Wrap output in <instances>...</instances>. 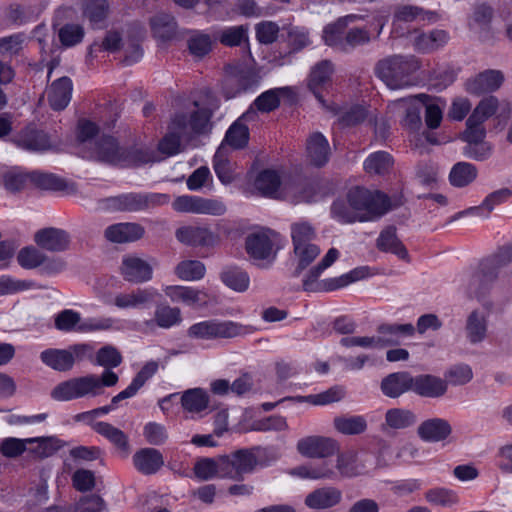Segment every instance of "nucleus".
<instances>
[{
  "label": "nucleus",
  "instance_id": "obj_1",
  "mask_svg": "<svg viewBox=\"0 0 512 512\" xmlns=\"http://www.w3.org/2000/svg\"><path fill=\"white\" fill-rule=\"evenodd\" d=\"M389 207L390 201L385 194L357 186L347 192L345 199L332 204L331 214L344 224L370 222L381 218Z\"/></svg>",
  "mask_w": 512,
  "mask_h": 512
},
{
  "label": "nucleus",
  "instance_id": "obj_2",
  "mask_svg": "<svg viewBox=\"0 0 512 512\" xmlns=\"http://www.w3.org/2000/svg\"><path fill=\"white\" fill-rule=\"evenodd\" d=\"M338 257L339 251L336 248H330L322 260L316 266L312 267L305 275L302 281L303 289L309 292L333 291L373 275L371 269L368 266H361L339 277L329 278L323 280L322 282H318V279L322 273L327 268L332 266Z\"/></svg>",
  "mask_w": 512,
  "mask_h": 512
},
{
  "label": "nucleus",
  "instance_id": "obj_3",
  "mask_svg": "<svg viewBox=\"0 0 512 512\" xmlns=\"http://www.w3.org/2000/svg\"><path fill=\"white\" fill-rule=\"evenodd\" d=\"M419 65L413 56L394 55L380 60L376 67V75L390 89H401L415 84L413 74Z\"/></svg>",
  "mask_w": 512,
  "mask_h": 512
},
{
  "label": "nucleus",
  "instance_id": "obj_4",
  "mask_svg": "<svg viewBox=\"0 0 512 512\" xmlns=\"http://www.w3.org/2000/svg\"><path fill=\"white\" fill-rule=\"evenodd\" d=\"M261 447L238 449L229 455L221 456V478L234 481L244 480L246 474L252 473L259 464L257 454Z\"/></svg>",
  "mask_w": 512,
  "mask_h": 512
},
{
  "label": "nucleus",
  "instance_id": "obj_5",
  "mask_svg": "<svg viewBox=\"0 0 512 512\" xmlns=\"http://www.w3.org/2000/svg\"><path fill=\"white\" fill-rule=\"evenodd\" d=\"M247 333L246 327L230 320L210 319L191 325L187 336L197 340L230 339Z\"/></svg>",
  "mask_w": 512,
  "mask_h": 512
},
{
  "label": "nucleus",
  "instance_id": "obj_6",
  "mask_svg": "<svg viewBox=\"0 0 512 512\" xmlns=\"http://www.w3.org/2000/svg\"><path fill=\"white\" fill-rule=\"evenodd\" d=\"M193 105V110L176 114L170 125V129L177 130L188 138L203 134L208 130L213 110L217 108V105H214L213 108L199 107L196 101Z\"/></svg>",
  "mask_w": 512,
  "mask_h": 512
},
{
  "label": "nucleus",
  "instance_id": "obj_7",
  "mask_svg": "<svg viewBox=\"0 0 512 512\" xmlns=\"http://www.w3.org/2000/svg\"><path fill=\"white\" fill-rule=\"evenodd\" d=\"M93 349L89 344H75L68 349L50 348L40 353L41 361L53 370L65 372L72 369L76 360L92 356Z\"/></svg>",
  "mask_w": 512,
  "mask_h": 512
},
{
  "label": "nucleus",
  "instance_id": "obj_8",
  "mask_svg": "<svg viewBox=\"0 0 512 512\" xmlns=\"http://www.w3.org/2000/svg\"><path fill=\"white\" fill-rule=\"evenodd\" d=\"M96 364L105 370L100 376L90 375L77 380V384H117L119 377L112 369L122 363V355L114 346L105 345L96 353Z\"/></svg>",
  "mask_w": 512,
  "mask_h": 512
},
{
  "label": "nucleus",
  "instance_id": "obj_9",
  "mask_svg": "<svg viewBox=\"0 0 512 512\" xmlns=\"http://www.w3.org/2000/svg\"><path fill=\"white\" fill-rule=\"evenodd\" d=\"M228 76L225 80L224 91L227 98H232L240 92L256 87L260 82L258 72L246 65H228Z\"/></svg>",
  "mask_w": 512,
  "mask_h": 512
},
{
  "label": "nucleus",
  "instance_id": "obj_10",
  "mask_svg": "<svg viewBox=\"0 0 512 512\" xmlns=\"http://www.w3.org/2000/svg\"><path fill=\"white\" fill-rule=\"evenodd\" d=\"M172 208L180 213L212 216L223 215L227 210L225 204L220 200L195 195H181L176 197L172 202Z\"/></svg>",
  "mask_w": 512,
  "mask_h": 512
},
{
  "label": "nucleus",
  "instance_id": "obj_11",
  "mask_svg": "<svg viewBox=\"0 0 512 512\" xmlns=\"http://www.w3.org/2000/svg\"><path fill=\"white\" fill-rule=\"evenodd\" d=\"M297 451L307 458H326L339 450L336 440L324 436H307L297 442Z\"/></svg>",
  "mask_w": 512,
  "mask_h": 512
},
{
  "label": "nucleus",
  "instance_id": "obj_12",
  "mask_svg": "<svg viewBox=\"0 0 512 512\" xmlns=\"http://www.w3.org/2000/svg\"><path fill=\"white\" fill-rule=\"evenodd\" d=\"M497 279V273L488 271L483 264L481 270L468 272L461 276L460 289L469 298H481L488 290V285Z\"/></svg>",
  "mask_w": 512,
  "mask_h": 512
},
{
  "label": "nucleus",
  "instance_id": "obj_13",
  "mask_svg": "<svg viewBox=\"0 0 512 512\" xmlns=\"http://www.w3.org/2000/svg\"><path fill=\"white\" fill-rule=\"evenodd\" d=\"M422 94L403 97L392 101L388 107L393 112H403V124L410 130H418L421 127V111L423 109Z\"/></svg>",
  "mask_w": 512,
  "mask_h": 512
},
{
  "label": "nucleus",
  "instance_id": "obj_14",
  "mask_svg": "<svg viewBox=\"0 0 512 512\" xmlns=\"http://www.w3.org/2000/svg\"><path fill=\"white\" fill-rule=\"evenodd\" d=\"M34 242L44 250L63 252L69 248L71 238L69 233L63 229L48 227L35 233Z\"/></svg>",
  "mask_w": 512,
  "mask_h": 512
},
{
  "label": "nucleus",
  "instance_id": "obj_15",
  "mask_svg": "<svg viewBox=\"0 0 512 512\" xmlns=\"http://www.w3.org/2000/svg\"><path fill=\"white\" fill-rule=\"evenodd\" d=\"M504 82V74L500 70L488 69L466 81L465 87L470 94L481 95L498 90Z\"/></svg>",
  "mask_w": 512,
  "mask_h": 512
},
{
  "label": "nucleus",
  "instance_id": "obj_16",
  "mask_svg": "<svg viewBox=\"0 0 512 512\" xmlns=\"http://www.w3.org/2000/svg\"><path fill=\"white\" fill-rule=\"evenodd\" d=\"M182 322L181 310L177 307L169 305H158L154 311L152 319L145 320L142 323V330L145 333H154L156 329H169L173 326L179 325Z\"/></svg>",
  "mask_w": 512,
  "mask_h": 512
},
{
  "label": "nucleus",
  "instance_id": "obj_17",
  "mask_svg": "<svg viewBox=\"0 0 512 512\" xmlns=\"http://www.w3.org/2000/svg\"><path fill=\"white\" fill-rule=\"evenodd\" d=\"M121 274L131 283L140 284L151 280L152 266L144 259L136 255H126L122 259Z\"/></svg>",
  "mask_w": 512,
  "mask_h": 512
},
{
  "label": "nucleus",
  "instance_id": "obj_18",
  "mask_svg": "<svg viewBox=\"0 0 512 512\" xmlns=\"http://www.w3.org/2000/svg\"><path fill=\"white\" fill-rule=\"evenodd\" d=\"M341 501L342 491L334 486H326L308 493L304 504L312 510H326L339 505Z\"/></svg>",
  "mask_w": 512,
  "mask_h": 512
},
{
  "label": "nucleus",
  "instance_id": "obj_19",
  "mask_svg": "<svg viewBox=\"0 0 512 512\" xmlns=\"http://www.w3.org/2000/svg\"><path fill=\"white\" fill-rule=\"evenodd\" d=\"M500 111L498 117L507 118L511 113L510 103L507 101L499 102L495 96L484 97L471 113L470 123L479 122L483 124L488 118Z\"/></svg>",
  "mask_w": 512,
  "mask_h": 512
},
{
  "label": "nucleus",
  "instance_id": "obj_20",
  "mask_svg": "<svg viewBox=\"0 0 512 512\" xmlns=\"http://www.w3.org/2000/svg\"><path fill=\"white\" fill-rule=\"evenodd\" d=\"M361 18V16L350 14L340 17L334 23L325 26L322 36L325 44L336 51L342 52L347 26Z\"/></svg>",
  "mask_w": 512,
  "mask_h": 512
},
{
  "label": "nucleus",
  "instance_id": "obj_21",
  "mask_svg": "<svg viewBox=\"0 0 512 512\" xmlns=\"http://www.w3.org/2000/svg\"><path fill=\"white\" fill-rule=\"evenodd\" d=\"M158 295L154 288H137L129 293H119L114 297L113 303L120 309L144 308Z\"/></svg>",
  "mask_w": 512,
  "mask_h": 512
},
{
  "label": "nucleus",
  "instance_id": "obj_22",
  "mask_svg": "<svg viewBox=\"0 0 512 512\" xmlns=\"http://www.w3.org/2000/svg\"><path fill=\"white\" fill-rule=\"evenodd\" d=\"M378 348L397 345L402 337H410L415 333V327L410 324H382L377 328Z\"/></svg>",
  "mask_w": 512,
  "mask_h": 512
},
{
  "label": "nucleus",
  "instance_id": "obj_23",
  "mask_svg": "<svg viewBox=\"0 0 512 512\" xmlns=\"http://www.w3.org/2000/svg\"><path fill=\"white\" fill-rule=\"evenodd\" d=\"M164 292L172 302H181L187 306H205L208 302L207 293L193 287L166 286Z\"/></svg>",
  "mask_w": 512,
  "mask_h": 512
},
{
  "label": "nucleus",
  "instance_id": "obj_24",
  "mask_svg": "<svg viewBox=\"0 0 512 512\" xmlns=\"http://www.w3.org/2000/svg\"><path fill=\"white\" fill-rule=\"evenodd\" d=\"M145 229L138 223H117L105 229L106 239L113 243H128L141 239Z\"/></svg>",
  "mask_w": 512,
  "mask_h": 512
},
{
  "label": "nucleus",
  "instance_id": "obj_25",
  "mask_svg": "<svg viewBox=\"0 0 512 512\" xmlns=\"http://www.w3.org/2000/svg\"><path fill=\"white\" fill-rule=\"evenodd\" d=\"M256 116V111L252 108L245 112L230 126L226 132L225 141L233 148H243L249 140V129L245 122L254 120Z\"/></svg>",
  "mask_w": 512,
  "mask_h": 512
},
{
  "label": "nucleus",
  "instance_id": "obj_26",
  "mask_svg": "<svg viewBox=\"0 0 512 512\" xmlns=\"http://www.w3.org/2000/svg\"><path fill=\"white\" fill-rule=\"evenodd\" d=\"M176 239L185 244L191 246H210L213 245L216 237L207 228L200 226H186L176 230Z\"/></svg>",
  "mask_w": 512,
  "mask_h": 512
},
{
  "label": "nucleus",
  "instance_id": "obj_27",
  "mask_svg": "<svg viewBox=\"0 0 512 512\" xmlns=\"http://www.w3.org/2000/svg\"><path fill=\"white\" fill-rule=\"evenodd\" d=\"M270 230L252 233L246 238V250L255 259H267L273 250L272 236Z\"/></svg>",
  "mask_w": 512,
  "mask_h": 512
},
{
  "label": "nucleus",
  "instance_id": "obj_28",
  "mask_svg": "<svg viewBox=\"0 0 512 512\" xmlns=\"http://www.w3.org/2000/svg\"><path fill=\"white\" fill-rule=\"evenodd\" d=\"M306 150L308 158L314 166H324L329 160L330 146L328 140L320 132H314L308 137Z\"/></svg>",
  "mask_w": 512,
  "mask_h": 512
},
{
  "label": "nucleus",
  "instance_id": "obj_29",
  "mask_svg": "<svg viewBox=\"0 0 512 512\" xmlns=\"http://www.w3.org/2000/svg\"><path fill=\"white\" fill-rule=\"evenodd\" d=\"M452 432L448 421L441 418L428 419L418 427V435L424 441L439 442L445 440Z\"/></svg>",
  "mask_w": 512,
  "mask_h": 512
},
{
  "label": "nucleus",
  "instance_id": "obj_30",
  "mask_svg": "<svg viewBox=\"0 0 512 512\" xmlns=\"http://www.w3.org/2000/svg\"><path fill=\"white\" fill-rule=\"evenodd\" d=\"M465 332L471 344L482 342L488 332V315L478 309L473 310L467 316Z\"/></svg>",
  "mask_w": 512,
  "mask_h": 512
},
{
  "label": "nucleus",
  "instance_id": "obj_31",
  "mask_svg": "<svg viewBox=\"0 0 512 512\" xmlns=\"http://www.w3.org/2000/svg\"><path fill=\"white\" fill-rule=\"evenodd\" d=\"M72 94V81L68 77L55 80L48 91L50 106L57 111L63 110L69 104Z\"/></svg>",
  "mask_w": 512,
  "mask_h": 512
},
{
  "label": "nucleus",
  "instance_id": "obj_32",
  "mask_svg": "<svg viewBox=\"0 0 512 512\" xmlns=\"http://www.w3.org/2000/svg\"><path fill=\"white\" fill-rule=\"evenodd\" d=\"M314 196V186L306 181L285 182L281 188V198L293 203H309L313 200Z\"/></svg>",
  "mask_w": 512,
  "mask_h": 512
},
{
  "label": "nucleus",
  "instance_id": "obj_33",
  "mask_svg": "<svg viewBox=\"0 0 512 512\" xmlns=\"http://www.w3.org/2000/svg\"><path fill=\"white\" fill-rule=\"evenodd\" d=\"M135 467L143 474L156 473L164 464L162 454L154 448H143L133 457Z\"/></svg>",
  "mask_w": 512,
  "mask_h": 512
},
{
  "label": "nucleus",
  "instance_id": "obj_34",
  "mask_svg": "<svg viewBox=\"0 0 512 512\" xmlns=\"http://www.w3.org/2000/svg\"><path fill=\"white\" fill-rule=\"evenodd\" d=\"M450 40L447 31L442 29H434L429 32L420 33L414 39L415 49L423 52H433L444 47Z\"/></svg>",
  "mask_w": 512,
  "mask_h": 512
},
{
  "label": "nucleus",
  "instance_id": "obj_35",
  "mask_svg": "<svg viewBox=\"0 0 512 512\" xmlns=\"http://www.w3.org/2000/svg\"><path fill=\"white\" fill-rule=\"evenodd\" d=\"M31 186L50 191H75L73 184L65 179L48 172L31 171Z\"/></svg>",
  "mask_w": 512,
  "mask_h": 512
},
{
  "label": "nucleus",
  "instance_id": "obj_36",
  "mask_svg": "<svg viewBox=\"0 0 512 512\" xmlns=\"http://www.w3.org/2000/svg\"><path fill=\"white\" fill-rule=\"evenodd\" d=\"M377 248L383 252L395 254L402 260H409L408 251L397 237L395 227H387L381 231L377 239Z\"/></svg>",
  "mask_w": 512,
  "mask_h": 512
},
{
  "label": "nucleus",
  "instance_id": "obj_37",
  "mask_svg": "<svg viewBox=\"0 0 512 512\" xmlns=\"http://www.w3.org/2000/svg\"><path fill=\"white\" fill-rule=\"evenodd\" d=\"M120 148L111 136H104L97 140L92 157L98 161L115 164L121 160Z\"/></svg>",
  "mask_w": 512,
  "mask_h": 512
},
{
  "label": "nucleus",
  "instance_id": "obj_38",
  "mask_svg": "<svg viewBox=\"0 0 512 512\" xmlns=\"http://www.w3.org/2000/svg\"><path fill=\"white\" fill-rule=\"evenodd\" d=\"M282 186L278 173L269 169L260 172L255 180L256 189L267 197L281 198Z\"/></svg>",
  "mask_w": 512,
  "mask_h": 512
},
{
  "label": "nucleus",
  "instance_id": "obj_39",
  "mask_svg": "<svg viewBox=\"0 0 512 512\" xmlns=\"http://www.w3.org/2000/svg\"><path fill=\"white\" fill-rule=\"evenodd\" d=\"M437 13L424 10L415 5H399L395 8L393 14V23L395 22H413L416 20L436 21Z\"/></svg>",
  "mask_w": 512,
  "mask_h": 512
},
{
  "label": "nucleus",
  "instance_id": "obj_40",
  "mask_svg": "<svg viewBox=\"0 0 512 512\" xmlns=\"http://www.w3.org/2000/svg\"><path fill=\"white\" fill-rule=\"evenodd\" d=\"M91 426L95 432L108 439L120 451L124 452L125 454L129 452L128 437L122 430L107 422L102 421L93 422L91 423Z\"/></svg>",
  "mask_w": 512,
  "mask_h": 512
},
{
  "label": "nucleus",
  "instance_id": "obj_41",
  "mask_svg": "<svg viewBox=\"0 0 512 512\" xmlns=\"http://www.w3.org/2000/svg\"><path fill=\"white\" fill-rule=\"evenodd\" d=\"M333 72V65L328 60H323L317 63L311 70L309 79V88L319 101L322 102V97L319 93V88L325 85L331 77Z\"/></svg>",
  "mask_w": 512,
  "mask_h": 512
},
{
  "label": "nucleus",
  "instance_id": "obj_42",
  "mask_svg": "<svg viewBox=\"0 0 512 512\" xmlns=\"http://www.w3.org/2000/svg\"><path fill=\"white\" fill-rule=\"evenodd\" d=\"M476 166L468 162H458L453 165L449 173L452 186L462 188L472 183L477 177Z\"/></svg>",
  "mask_w": 512,
  "mask_h": 512
},
{
  "label": "nucleus",
  "instance_id": "obj_43",
  "mask_svg": "<svg viewBox=\"0 0 512 512\" xmlns=\"http://www.w3.org/2000/svg\"><path fill=\"white\" fill-rule=\"evenodd\" d=\"M151 29L155 37L168 40L176 34V22L172 15L160 12L150 19Z\"/></svg>",
  "mask_w": 512,
  "mask_h": 512
},
{
  "label": "nucleus",
  "instance_id": "obj_44",
  "mask_svg": "<svg viewBox=\"0 0 512 512\" xmlns=\"http://www.w3.org/2000/svg\"><path fill=\"white\" fill-rule=\"evenodd\" d=\"M181 403L185 410L192 413H199L208 407L209 396L204 389L195 387L183 393Z\"/></svg>",
  "mask_w": 512,
  "mask_h": 512
},
{
  "label": "nucleus",
  "instance_id": "obj_45",
  "mask_svg": "<svg viewBox=\"0 0 512 512\" xmlns=\"http://www.w3.org/2000/svg\"><path fill=\"white\" fill-rule=\"evenodd\" d=\"M98 386H56L51 397L57 401H70L87 395L99 394Z\"/></svg>",
  "mask_w": 512,
  "mask_h": 512
},
{
  "label": "nucleus",
  "instance_id": "obj_46",
  "mask_svg": "<svg viewBox=\"0 0 512 512\" xmlns=\"http://www.w3.org/2000/svg\"><path fill=\"white\" fill-rule=\"evenodd\" d=\"M295 260L297 266L294 270V276H299L320 254L321 250L318 245L304 244L293 246Z\"/></svg>",
  "mask_w": 512,
  "mask_h": 512
},
{
  "label": "nucleus",
  "instance_id": "obj_47",
  "mask_svg": "<svg viewBox=\"0 0 512 512\" xmlns=\"http://www.w3.org/2000/svg\"><path fill=\"white\" fill-rule=\"evenodd\" d=\"M333 425L344 435L362 434L367 429V422L363 416H337L333 420Z\"/></svg>",
  "mask_w": 512,
  "mask_h": 512
},
{
  "label": "nucleus",
  "instance_id": "obj_48",
  "mask_svg": "<svg viewBox=\"0 0 512 512\" xmlns=\"http://www.w3.org/2000/svg\"><path fill=\"white\" fill-rule=\"evenodd\" d=\"M381 384H442V379L428 374L413 377L409 372L402 371L389 374Z\"/></svg>",
  "mask_w": 512,
  "mask_h": 512
},
{
  "label": "nucleus",
  "instance_id": "obj_49",
  "mask_svg": "<svg viewBox=\"0 0 512 512\" xmlns=\"http://www.w3.org/2000/svg\"><path fill=\"white\" fill-rule=\"evenodd\" d=\"M3 185L9 192L16 193L31 187V172L13 168L3 174Z\"/></svg>",
  "mask_w": 512,
  "mask_h": 512
},
{
  "label": "nucleus",
  "instance_id": "obj_50",
  "mask_svg": "<svg viewBox=\"0 0 512 512\" xmlns=\"http://www.w3.org/2000/svg\"><path fill=\"white\" fill-rule=\"evenodd\" d=\"M17 145L29 151H43L50 147V141L43 131H26L17 139Z\"/></svg>",
  "mask_w": 512,
  "mask_h": 512
},
{
  "label": "nucleus",
  "instance_id": "obj_51",
  "mask_svg": "<svg viewBox=\"0 0 512 512\" xmlns=\"http://www.w3.org/2000/svg\"><path fill=\"white\" fill-rule=\"evenodd\" d=\"M220 277L227 287L237 292H244L249 287L250 279L248 274L238 267H226L221 272Z\"/></svg>",
  "mask_w": 512,
  "mask_h": 512
},
{
  "label": "nucleus",
  "instance_id": "obj_52",
  "mask_svg": "<svg viewBox=\"0 0 512 512\" xmlns=\"http://www.w3.org/2000/svg\"><path fill=\"white\" fill-rule=\"evenodd\" d=\"M415 421V415L411 411L393 408L385 414L383 430H386L387 427L391 429H405L413 425Z\"/></svg>",
  "mask_w": 512,
  "mask_h": 512
},
{
  "label": "nucleus",
  "instance_id": "obj_53",
  "mask_svg": "<svg viewBox=\"0 0 512 512\" xmlns=\"http://www.w3.org/2000/svg\"><path fill=\"white\" fill-rule=\"evenodd\" d=\"M393 166L391 155L385 151L371 154L364 162V169L369 174H386Z\"/></svg>",
  "mask_w": 512,
  "mask_h": 512
},
{
  "label": "nucleus",
  "instance_id": "obj_54",
  "mask_svg": "<svg viewBox=\"0 0 512 512\" xmlns=\"http://www.w3.org/2000/svg\"><path fill=\"white\" fill-rule=\"evenodd\" d=\"M107 0H83V15L93 24L102 23L108 16Z\"/></svg>",
  "mask_w": 512,
  "mask_h": 512
},
{
  "label": "nucleus",
  "instance_id": "obj_55",
  "mask_svg": "<svg viewBox=\"0 0 512 512\" xmlns=\"http://www.w3.org/2000/svg\"><path fill=\"white\" fill-rule=\"evenodd\" d=\"M205 266L197 260H186L180 262L175 268V274L184 281L200 280L205 275Z\"/></svg>",
  "mask_w": 512,
  "mask_h": 512
},
{
  "label": "nucleus",
  "instance_id": "obj_56",
  "mask_svg": "<svg viewBox=\"0 0 512 512\" xmlns=\"http://www.w3.org/2000/svg\"><path fill=\"white\" fill-rule=\"evenodd\" d=\"M28 440H32L31 444L37 443L36 447L29 449V452L38 459L52 456L61 447L60 440L55 437H36Z\"/></svg>",
  "mask_w": 512,
  "mask_h": 512
},
{
  "label": "nucleus",
  "instance_id": "obj_57",
  "mask_svg": "<svg viewBox=\"0 0 512 512\" xmlns=\"http://www.w3.org/2000/svg\"><path fill=\"white\" fill-rule=\"evenodd\" d=\"M112 206L122 211H140L145 209L144 194L129 193L111 199Z\"/></svg>",
  "mask_w": 512,
  "mask_h": 512
},
{
  "label": "nucleus",
  "instance_id": "obj_58",
  "mask_svg": "<svg viewBox=\"0 0 512 512\" xmlns=\"http://www.w3.org/2000/svg\"><path fill=\"white\" fill-rule=\"evenodd\" d=\"M82 318L79 312L72 309H65L59 312L54 319L56 329L62 332H79Z\"/></svg>",
  "mask_w": 512,
  "mask_h": 512
},
{
  "label": "nucleus",
  "instance_id": "obj_59",
  "mask_svg": "<svg viewBox=\"0 0 512 512\" xmlns=\"http://www.w3.org/2000/svg\"><path fill=\"white\" fill-rule=\"evenodd\" d=\"M492 9L485 5L480 4L474 8L473 14L469 21V27L476 33L487 32L490 27L492 19Z\"/></svg>",
  "mask_w": 512,
  "mask_h": 512
},
{
  "label": "nucleus",
  "instance_id": "obj_60",
  "mask_svg": "<svg viewBox=\"0 0 512 512\" xmlns=\"http://www.w3.org/2000/svg\"><path fill=\"white\" fill-rule=\"evenodd\" d=\"M221 456L217 459L203 458L196 462L193 470L195 476L202 480L207 481L215 476L221 477Z\"/></svg>",
  "mask_w": 512,
  "mask_h": 512
},
{
  "label": "nucleus",
  "instance_id": "obj_61",
  "mask_svg": "<svg viewBox=\"0 0 512 512\" xmlns=\"http://www.w3.org/2000/svg\"><path fill=\"white\" fill-rule=\"evenodd\" d=\"M291 238L293 246L311 244L316 238L315 228L306 221L291 224Z\"/></svg>",
  "mask_w": 512,
  "mask_h": 512
},
{
  "label": "nucleus",
  "instance_id": "obj_62",
  "mask_svg": "<svg viewBox=\"0 0 512 512\" xmlns=\"http://www.w3.org/2000/svg\"><path fill=\"white\" fill-rule=\"evenodd\" d=\"M213 168L221 183L226 185L234 180L233 164L221 149H218L213 157Z\"/></svg>",
  "mask_w": 512,
  "mask_h": 512
},
{
  "label": "nucleus",
  "instance_id": "obj_63",
  "mask_svg": "<svg viewBox=\"0 0 512 512\" xmlns=\"http://www.w3.org/2000/svg\"><path fill=\"white\" fill-rule=\"evenodd\" d=\"M190 53L198 58L207 55L212 49V39L208 34L194 31L188 39Z\"/></svg>",
  "mask_w": 512,
  "mask_h": 512
},
{
  "label": "nucleus",
  "instance_id": "obj_64",
  "mask_svg": "<svg viewBox=\"0 0 512 512\" xmlns=\"http://www.w3.org/2000/svg\"><path fill=\"white\" fill-rule=\"evenodd\" d=\"M512 262V244L501 248L495 255L485 260L482 264L488 271L497 273V278L503 268Z\"/></svg>",
  "mask_w": 512,
  "mask_h": 512
}]
</instances>
